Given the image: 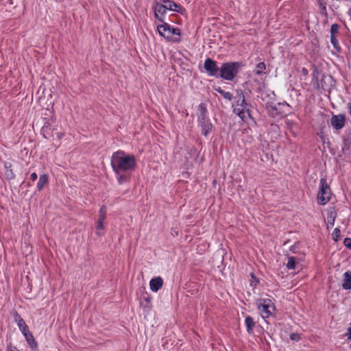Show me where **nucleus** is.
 <instances>
[{
    "mask_svg": "<svg viewBox=\"0 0 351 351\" xmlns=\"http://www.w3.org/2000/svg\"><path fill=\"white\" fill-rule=\"evenodd\" d=\"M258 307L263 317L266 318L271 315L275 306L269 299H261L258 302Z\"/></svg>",
    "mask_w": 351,
    "mask_h": 351,
    "instance_id": "39448f33",
    "label": "nucleus"
},
{
    "mask_svg": "<svg viewBox=\"0 0 351 351\" xmlns=\"http://www.w3.org/2000/svg\"><path fill=\"white\" fill-rule=\"evenodd\" d=\"M340 236V230L338 228H335L332 232V238L334 240L337 241Z\"/></svg>",
    "mask_w": 351,
    "mask_h": 351,
    "instance_id": "b1692460",
    "label": "nucleus"
},
{
    "mask_svg": "<svg viewBox=\"0 0 351 351\" xmlns=\"http://www.w3.org/2000/svg\"><path fill=\"white\" fill-rule=\"evenodd\" d=\"M201 108V114L199 117V120L200 123V125L202 128V133L204 136H207L208 132H210L213 129V125L210 122V121L206 118L205 114V109L200 105Z\"/></svg>",
    "mask_w": 351,
    "mask_h": 351,
    "instance_id": "0eeeda50",
    "label": "nucleus"
},
{
    "mask_svg": "<svg viewBox=\"0 0 351 351\" xmlns=\"http://www.w3.org/2000/svg\"><path fill=\"white\" fill-rule=\"evenodd\" d=\"M162 285L163 280L160 277L154 278L149 282L150 289L154 292L158 291L162 287Z\"/></svg>",
    "mask_w": 351,
    "mask_h": 351,
    "instance_id": "f8f14e48",
    "label": "nucleus"
},
{
    "mask_svg": "<svg viewBox=\"0 0 351 351\" xmlns=\"http://www.w3.org/2000/svg\"><path fill=\"white\" fill-rule=\"evenodd\" d=\"M159 34L166 39L171 40L173 35H180L179 29L171 27L167 23L158 25L157 27Z\"/></svg>",
    "mask_w": 351,
    "mask_h": 351,
    "instance_id": "423d86ee",
    "label": "nucleus"
},
{
    "mask_svg": "<svg viewBox=\"0 0 351 351\" xmlns=\"http://www.w3.org/2000/svg\"><path fill=\"white\" fill-rule=\"evenodd\" d=\"M162 3L167 10L178 12H180L182 10V8L180 5L176 3L171 0H162Z\"/></svg>",
    "mask_w": 351,
    "mask_h": 351,
    "instance_id": "ddd939ff",
    "label": "nucleus"
},
{
    "mask_svg": "<svg viewBox=\"0 0 351 351\" xmlns=\"http://www.w3.org/2000/svg\"><path fill=\"white\" fill-rule=\"evenodd\" d=\"M8 351H19V350L16 349V348L13 347L12 346H9L8 347Z\"/></svg>",
    "mask_w": 351,
    "mask_h": 351,
    "instance_id": "c85d7f7f",
    "label": "nucleus"
},
{
    "mask_svg": "<svg viewBox=\"0 0 351 351\" xmlns=\"http://www.w3.org/2000/svg\"><path fill=\"white\" fill-rule=\"evenodd\" d=\"M296 263H297V262H296L295 257H293V256L289 257L288 261L287 263V267L289 269H295Z\"/></svg>",
    "mask_w": 351,
    "mask_h": 351,
    "instance_id": "6ab92c4d",
    "label": "nucleus"
},
{
    "mask_svg": "<svg viewBox=\"0 0 351 351\" xmlns=\"http://www.w3.org/2000/svg\"><path fill=\"white\" fill-rule=\"evenodd\" d=\"M343 243H344V245H345L347 247H348V248L351 249V239H350V238H346V239H344V241H343Z\"/></svg>",
    "mask_w": 351,
    "mask_h": 351,
    "instance_id": "a878e982",
    "label": "nucleus"
},
{
    "mask_svg": "<svg viewBox=\"0 0 351 351\" xmlns=\"http://www.w3.org/2000/svg\"><path fill=\"white\" fill-rule=\"evenodd\" d=\"M204 67L209 75L219 76V68L216 61L210 58H207L204 61Z\"/></svg>",
    "mask_w": 351,
    "mask_h": 351,
    "instance_id": "6e6552de",
    "label": "nucleus"
},
{
    "mask_svg": "<svg viewBox=\"0 0 351 351\" xmlns=\"http://www.w3.org/2000/svg\"><path fill=\"white\" fill-rule=\"evenodd\" d=\"M330 42L336 50H337V51L340 50V46L339 45V43H338L335 36H330Z\"/></svg>",
    "mask_w": 351,
    "mask_h": 351,
    "instance_id": "4be33fe9",
    "label": "nucleus"
},
{
    "mask_svg": "<svg viewBox=\"0 0 351 351\" xmlns=\"http://www.w3.org/2000/svg\"><path fill=\"white\" fill-rule=\"evenodd\" d=\"M331 191L325 179L320 180V188L317 194V202L322 205L326 204L330 198Z\"/></svg>",
    "mask_w": 351,
    "mask_h": 351,
    "instance_id": "20e7f679",
    "label": "nucleus"
},
{
    "mask_svg": "<svg viewBox=\"0 0 351 351\" xmlns=\"http://www.w3.org/2000/svg\"><path fill=\"white\" fill-rule=\"evenodd\" d=\"M241 64L237 62L223 63L219 68V77L226 80H232L239 72Z\"/></svg>",
    "mask_w": 351,
    "mask_h": 351,
    "instance_id": "f03ea898",
    "label": "nucleus"
},
{
    "mask_svg": "<svg viewBox=\"0 0 351 351\" xmlns=\"http://www.w3.org/2000/svg\"><path fill=\"white\" fill-rule=\"evenodd\" d=\"M265 69H266L265 64L264 62H260L256 66L255 73L257 75H261L265 73Z\"/></svg>",
    "mask_w": 351,
    "mask_h": 351,
    "instance_id": "a211bd4d",
    "label": "nucleus"
},
{
    "mask_svg": "<svg viewBox=\"0 0 351 351\" xmlns=\"http://www.w3.org/2000/svg\"><path fill=\"white\" fill-rule=\"evenodd\" d=\"M306 71L305 69H303V73H305Z\"/></svg>",
    "mask_w": 351,
    "mask_h": 351,
    "instance_id": "7c9ffc66",
    "label": "nucleus"
},
{
    "mask_svg": "<svg viewBox=\"0 0 351 351\" xmlns=\"http://www.w3.org/2000/svg\"><path fill=\"white\" fill-rule=\"evenodd\" d=\"M331 125L336 129L339 130L344 126L345 117L342 114L333 115L330 121Z\"/></svg>",
    "mask_w": 351,
    "mask_h": 351,
    "instance_id": "9b49d317",
    "label": "nucleus"
},
{
    "mask_svg": "<svg viewBox=\"0 0 351 351\" xmlns=\"http://www.w3.org/2000/svg\"><path fill=\"white\" fill-rule=\"evenodd\" d=\"M111 166L119 184L129 182L131 173L136 167V159L133 155L126 154L123 151L114 152L111 157Z\"/></svg>",
    "mask_w": 351,
    "mask_h": 351,
    "instance_id": "f257e3e1",
    "label": "nucleus"
},
{
    "mask_svg": "<svg viewBox=\"0 0 351 351\" xmlns=\"http://www.w3.org/2000/svg\"><path fill=\"white\" fill-rule=\"evenodd\" d=\"M234 112L237 114L241 120L245 121L247 114L250 116L248 110L247 109V104L245 102L243 94L240 92L234 97Z\"/></svg>",
    "mask_w": 351,
    "mask_h": 351,
    "instance_id": "7ed1b4c3",
    "label": "nucleus"
},
{
    "mask_svg": "<svg viewBox=\"0 0 351 351\" xmlns=\"http://www.w3.org/2000/svg\"><path fill=\"white\" fill-rule=\"evenodd\" d=\"M339 32V25L334 23L330 27V36H335Z\"/></svg>",
    "mask_w": 351,
    "mask_h": 351,
    "instance_id": "5701e85b",
    "label": "nucleus"
},
{
    "mask_svg": "<svg viewBox=\"0 0 351 351\" xmlns=\"http://www.w3.org/2000/svg\"><path fill=\"white\" fill-rule=\"evenodd\" d=\"M346 335L348 337V339H351V323H350V326L348 327V328L347 330V332H346Z\"/></svg>",
    "mask_w": 351,
    "mask_h": 351,
    "instance_id": "bb28decb",
    "label": "nucleus"
},
{
    "mask_svg": "<svg viewBox=\"0 0 351 351\" xmlns=\"http://www.w3.org/2000/svg\"><path fill=\"white\" fill-rule=\"evenodd\" d=\"M48 183V177L45 174L40 176L39 180L37 183V189L40 191Z\"/></svg>",
    "mask_w": 351,
    "mask_h": 351,
    "instance_id": "dca6fc26",
    "label": "nucleus"
},
{
    "mask_svg": "<svg viewBox=\"0 0 351 351\" xmlns=\"http://www.w3.org/2000/svg\"><path fill=\"white\" fill-rule=\"evenodd\" d=\"M245 326L247 328V332L249 334H252L253 333V328L255 325V323H254L253 319L250 316L246 317L245 319Z\"/></svg>",
    "mask_w": 351,
    "mask_h": 351,
    "instance_id": "2eb2a0df",
    "label": "nucleus"
},
{
    "mask_svg": "<svg viewBox=\"0 0 351 351\" xmlns=\"http://www.w3.org/2000/svg\"><path fill=\"white\" fill-rule=\"evenodd\" d=\"M342 287L346 290L351 289V271H347L344 273Z\"/></svg>",
    "mask_w": 351,
    "mask_h": 351,
    "instance_id": "4468645a",
    "label": "nucleus"
},
{
    "mask_svg": "<svg viewBox=\"0 0 351 351\" xmlns=\"http://www.w3.org/2000/svg\"><path fill=\"white\" fill-rule=\"evenodd\" d=\"M306 71L305 69H303V73H305Z\"/></svg>",
    "mask_w": 351,
    "mask_h": 351,
    "instance_id": "2f4dec72",
    "label": "nucleus"
},
{
    "mask_svg": "<svg viewBox=\"0 0 351 351\" xmlns=\"http://www.w3.org/2000/svg\"><path fill=\"white\" fill-rule=\"evenodd\" d=\"M106 207L103 206L99 213V217L96 225V232L98 235L102 234L101 231L104 230V221L106 219Z\"/></svg>",
    "mask_w": 351,
    "mask_h": 351,
    "instance_id": "1a4fd4ad",
    "label": "nucleus"
},
{
    "mask_svg": "<svg viewBox=\"0 0 351 351\" xmlns=\"http://www.w3.org/2000/svg\"><path fill=\"white\" fill-rule=\"evenodd\" d=\"M219 93H220L225 99L228 100L232 99V95L229 92H225L224 90H221L220 88H219L217 90Z\"/></svg>",
    "mask_w": 351,
    "mask_h": 351,
    "instance_id": "aec40b11",
    "label": "nucleus"
},
{
    "mask_svg": "<svg viewBox=\"0 0 351 351\" xmlns=\"http://www.w3.org/2000/svg\"><path fill=\"white\" fill-rule=\"evenodd\" d=\"M290 339L293 341H298L300 339V335L297 333H292L290 335Z\"/></svg>",
    "mask_w": 351,
    "mask_h": 351,
    "instance_id": "393cba45",
    "label": "nucleus"
},
{
    "mask_svg": "<svg viewBox=\"0 0 351 351\" xmlns=\"http://www.w3.org/2000/svg\"><path fill=\"white\" fill-rule=\"evenodd\" d=\"M18 326L19 329L21 330V332L23 334L27 333L29 332V328L24 320L21 317H19L18 319Z\"/></svg>",
    "mask_w": 351,
    "mask_h": 351,
    "instance_id": "f3484780",
    "label": "nucleus"
},
{
    "mask_svg": "<svg viewBox=\"0 0 351 351\" xmlns=\"http://www.w3.org/2000/svg\"><path fill=\"white\" fill-rule=\"evenodd\" d=\"M23 335L25 336L26 341L32 347L33 343H34V339L32 335L29 331L27 333L23 334Z\"/></svg>",
    "mask_w": 351,
    "mask_h": 351,
    "instance_id": "412c9836",
    "label": "nucleus"
},
{
    "mask_svg": "<svg viewBox=\"0 0 351 351\" xmlns=\"http://www.w3.org/2000/svg\"><path fill=\"white\" fill-rule=\"evenodd\" d=\"M38 176L36 173H32L30 176L31 180L34 182L37 179Z\"/></svg>",
    "mask_w": 351,
    "mask_h": 351,
    "instance_id": "cd10ccee",
    "label": "nucleus"
},
{
    "mask_svg": "<svg viewBox=\"0 0 351 351\" xmlns=\"http://www.w3.org/2000/svg\"><path fill=\"white\" fill-rule=\"evenodd\" d=\"M349 110H350V113L351 114V102L349 104Z\"/></svg>",
    "mask_w": 351,
    "mask_h": 351,
    "instance_id": "c756f323",
    "label": "nucleus"
},
{
    "mask_svg": "<svg viewBox=\"0 0 351 351\" xmlns=\"http://www.w3.org/2000/svg\"><path fill=\"white\" fill-rule=\"evenodd\" d=\"M155 17L160 21L162 22L164 16L166 14L167 9L163 4L154 2L152 7Z\"/></svg>",
    "mask_w": 351,
    "mask_h": 351,
    "instance_id": "9d476101",
    "label": "nucleus"
}]
</instances>
